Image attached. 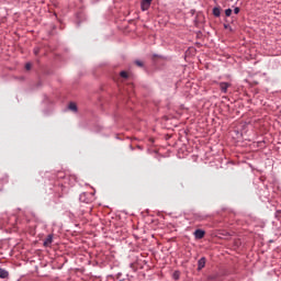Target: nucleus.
Listing matches in <instances>:
<instances>
[{"instance_id": "9b49d317", "label": "nucleus", "mask_w": 281, "mask_h": 281, "mask_svg": "<svg viewBox=\"0 0 281 281\" xmlns=\"http://www.w3.org/2000/svg\"><path fill=\"white\" fill-rule=\"evenodd\" d=\"M135 65H137V67H144V63L140 60H136Z\"/></svg>"}, {"instance_id": "2eb2a0df", "label": "nucleus", "mask_w": 281, "mask_h": 281, "mask_svg": "<svg viewBox=\"0 0 281 281\" xmlns=\"http://www.w3.org/2000/svg\"><path fill=\"white\" fill-rule=\"evenodd\" d=\"M34 54H35V56H37V54H38V48H35V49H34Z\"/></svg>"}, {"instance_id": "9d476101", "label": "nucleus", "mask_w": 281, "mask_h": 281, "mask_svg": "<svg viewBox=\"0 0 281 281\" xmlns=\"http://www.w3.org/2000/svg\"><path fill=\"white\" fill-rule=\"evenodd\" d=\"M225 15L226 16H232V9H226L225 10Z\"/></svg>"}, {"instance_id": "7ed1b4c3", "label": "nucleus", "mask_w": 281, "mask_h": 281, "mask_svg": "<svg viewBox=\"0 0 281 281\" xmlns=\"http://www.w3.org/2000/svg\"><path fill=\"white\" fill-rule=\"evenodd\" d=\"M194 237L198 238V240H201V238L205 237V231L203 229H196L194 232Z\"/></svg>"}, {"instance_id": "39448f33", "label": "nucleus", "mask_w": 281, "mask_h": 281, "mask_svg": "<svg viewBox=\"0 0 281 281\" xmlns=\"http://www.w3.org/2000/svg\"><path fill=\"white\" fill-rule=\"evenodd\" d=\"M205 268V257H202L199 261H198V270L201 271V269Z\"/></svg>"}, {"instance_id": "f257e3e1", "label": "nucleus", "mask_w": 281, "mask_h": 281, "mask_svg": "<svg viewBox=\"0 0 281 281\" xmlns=\"http://www.w3.org/2000/svg\"><path fill=\"white\" fill-rule=\"evenodd\" d=\"M151 3H153V0H142V2H140L142 11L146 12V10H149Z\"/></svg>"}, {"instance_id": "20e7f679", "label": "nucleus", "mask_w": 281, "mask_h": 281, "mask_svg": "<svg viewBox=\"0 0 281 281\" xmlns=\"http://www.w3.org/2000/svg\"><path fill=\"white\" fill-rule=\"evenodd\" d=\"M54 240V235H48L47 238L44 240V247H49Z\"/></svg>"}, {"instance_id": "423d86ee", "label": "nucleus", "mask_w": 281, "mask_h": 281, "mask_svg": "<svg viewBox=\"0 0 281 281\" xmlns=\"http://www.w3.org/2000/svg\"><path fill=\"white\" fill-rule=\"evenodd\" d=\"M8 276H10V273L8 272V270L0 268V278H1L2 280H5V278H8Z\"/></svg>"}, {"instance_id": "f8f14e48", "label": "nucleus", "mask_w": 281, "mask_h": 281, "mask_svg": "<svg viewBox=\"0 0 281 281\" xmlns=\"http://www.w3.org/2000/svg\"><path fill=\"white\" fill-rule=\"evenodd\" d=\"M25 69H26V71H30V69H32V64H30V63L26 64V65H25Z\"/></svg>"}, {"instance_id": "f03ea898", "label": "nucleus", "mask_w": 281, "mask_h": 281, "mask_svg": "<svg viewBox=\"0 0 281 281\" xmlns=\"http://www.w3.org/2000/svg\"><path fill=\"white\" fill-rule=\"evenodd\" d=\"M229 87H232V85L229 82H221L220 83V89H221L222 93H227V89H229Z\"/></svg>"}, {"instance_id": "1a4fd4ad", "label": "nucleus", "mask_w": 281, "mask_h": 281, "mask_svg": "<svg viewBox=\"0 0 281 281\" xmlns=\"http://www.w3.org/2000/svg\"><path fill=\"white\" fill-rule=\"evenodd\" d=\"M120 76H121V78H128V72L123 70L120 72Z\"/></svg>"}, {"instance_id": "0eeeda50", "label": "nucleus", "mask_w": 281, "mask_h": 281, "mask_svg": "<svg viewBox=\"0 0 281 281\" xmlns=\"http://www.w3.org/2000/svg\"><path fill=\"white\" fill-rule=\"evenodd\" d=\"M68 109L70 111H74V113H76L78 111V105H76V103L71 102V103H69Z\"/></svg>"}, {"instance_id": "6e6552de", "label": "nucleus", "mask_w": 281, "mask_h": 281, "mask_svg": "<svg viewBox=\"0 0 281 281\" xmlns=\"http://www.w3.org/2000/svg\"><path fill=\"white\" fill-rule=\"evenodd\" d=\"M213 14H214V16H221V8L215 7L213 9Z\"/></svg>"}, {"instance_id": "ddd939ff", "label": "nucleus", "mask_w": 281, "mask_h": 281, "mask_svg": "<svg viewBox=\"0 0 281 281\" xmlns=\"http://www.w3.org/2000/svg\"><path fill=\"white\" fill-rule=\"evenodd\" d=\"M239 12H240V8L236 7V8L234 9V14H238Z\"/></svg>"}, {"instance_id": "4468645a", "label": "nucleus", "mask_w": 281, "mask_h": 281, "mask_svg": "<svg viewBox=\"0 0 281 281\" xmlns=\"http://www.w3.org/2000/svg\"><path fill=\"white\" fill-rule=\"evenodd\" d=\"M173 278H175L176 280H179V274H177V272H175V273H173Z\"/></svg>"}]
</instances>
